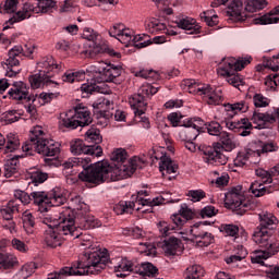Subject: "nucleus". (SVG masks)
Instances as JSON below:
<instances>
[{
    "label": "nucleus",
    "mask_w": 279,
    "mask_h": 279,
    "mask_svg": "<svg viewBox=\"0 0 279 279\" xmlns=\"http://www.w3.org/2000/svg\"><path fill=\"white\" fill-rule=\"evenodd\" d=\"M136 171V166L128 163L109 165L108 161H98L93 165L90 170L81 171L78 179L88 184H104L110 180L117 182L130 178Z\"/></svg>",
    "instance_id": "f257e3e1"
},
{
    "label": "nucleus",
    "mask_w": 279,
    "mask_h": 279,
    "mask_svg": "<svg viewBox=\"0 0 279 279\" xmlns=\"http://www.w3.org/2000/svg\"><path fill=\"white\" fill-rule=\"evenodd\" d=\"M37 151V154H41V156H58L60 154V144L53 140L45 138V131H43V126H35L31 131L29 141L25 142L22 146V151L24 156H32Z\"/></svg>",
    "instance_id": "f03ea898"
},
{
    "label": "nucleus",
    "mask_w": 279,
    "mask_h": 279,
    "mask_svg": "<svg viewBox=\"0 0 279 279\" xmlns=\"http://www.w3.org/2000/svg\"><path fill=\"white\" fill-rule=\"evenodd\" d=\"M39 219L45 226L57 227V230L68 239L80 236V231L75 227V217L71 208H60L58 214H43L39 216Z\"/></svg>",
    "instance_id": "7ed1b4c3"
},
{
    "label": "nucleus",
    "mask_w": 279,
    "mask_h": 279,
    "mask_svg": "<svg viewBox=\"0 0 279 279\" xmlns=\"http://www.w3.org/2000/svg\"><path fill=\"white\" fill-rule=\"evenodd\" d=\"M247 104L245 101L234 102V104H227L225 105V110L222 111L221 116H216L215 119L220 121V123H225L228 130H232L236 132L238 130H244L241 133V136H250V131L252 128V122L247 118H242L239 121H232L239 112H247Z\"/></svg>",
    "instance_id": "20e7f679"
},
{
    "label": "nucleus",
    "mask_w": 279,
    "mask_h": 279,
    "mask_svg": "<svg viewBox=\"0 0 279 279\" xmlns=\"http://www.w3.org/2000/svg\"><path fill=\"white\" fill-rule=\"evenodd\" d=\"M108 257L98 247L87 250L83 255V262L72 265L75 276H89L101 274L106 269Z\"/></svg>",
    "instance_id": "39448f33"
},
{
    "label": "nucleus",
    "mask_w": 279,
    "mask_h": 279,
    "mask_svg": "<svg viewBox=\"0 0 279 279\" xmlns=\"http://www.w3.org/2000/svg\"><path fill=\"white\" fill-rule=\"evenodd\" d=\"M250 62V59H235L234 57L226 58L220 63L218 75L223 77L230 86L239 88V86L245 84V81H243V76L239 74V71H243Z\"/></svg>",
    "instance_id": "423d86ee"
},
{
    "label": "nucleus",
    "mask_w": 279,
    "mask_h": 279,
    "mask_svg": "<svg viewBox=\"0 0 279 279\" xmlns=\"http://www.w3.org/2000/svg\"><path fill=\"white\" fill-rule=\"evenodd\" d=\"M147 195V191H140L137 193L136 201H121L114 207L113 210L116 215H131L134 210H142V213H151V207L160 206V204H165V197L157 196L155 198H142L141 195Z\"/></svg>",
    "instance_id": "0eeeda50"
},
{
    "label": "nucleus",
    "mask_w": 279,
    "mask_h": 279,
    "mask_svg": "<svg viewBox=\"0 0 279 279\" xmlns=\"http://www.w3.org/2000/svg\"><path fill=\"white\" fill-rule=\"evenodd\" d=\"M253 241L264 251H256L251 257L252 263L265 265L267 258L276 256L279 252V241L276 238L267 235V231H258L253 233Z\"/></svg>",
    "instance_id": "6e6552de"
},
{
    "label": "nucleus",
    "mask_w": 279,
    "mask_h": 279,
    "mask_svg": "<svg viewBox=\"0 0 279 279\" xmlns=\"http://www.w3.org/2000/svg\"><path fill=\"white\" fill-rule=\"evenodd\" d=\"M31 197L34 204L39 206V217L41 215H53V211L49 208L51 206H62L66 202V196H64V192L60 187L53 189L50 194L43 191L33 192Z\"/></svg>",
    "instance_id": "1a4fd4ad"
},
{
    "label": "nucleus",
    "mask_w": 279,
    "mask_h": 279,
    "mask_svg": "<svg viewBox=\"0 0 279 279\" xmlns=\"http://www.w3.org/2000/svg\"><path fill=\"white\" fill-rule=\"evenodd\" d=\"M57 8L56 0H36L35 4L26 2L22 9L17 11L10 20L9 24L21 23L25 19H29L32 14H49Z\"/></svg>",
    "instance_id": "9d476101"
},
{
    "label": "nucleus",
    "mask_w": 279,
    "mask_h": 279,
    "mask_svg": "<svg viewBox=\"0 0 279 279\" xmlns=\"http://www.w3.org/2000/svg\"><path fill=\"white\" fill-rule=\"evenodd\" d=\"M183 84L189 93L192 95H202L203 99L209 106H219L223 104V94L221 88H213L210 85L197 83L195 80H185Z\"/></svg>",
    "instance_id": "9b49d317"
},
{
    "label": "nucleus",
    "mask_w": 279,
    "mask_h": 279,
    "mask_svg": "<svg viewBox=\"0 0 279 279\" xmlns=\"http://www.w3.org/2000/svg\"><path fill=\"white\" fill-rule=\"evenodd\" d=\"M89 69L92 73H96L94 76L96 84L114 82V80H117V77H120L122 73L121 66L104 61L92 65Z\"/></svg>",
    "instance_id": "f8f14e48"
},
{
    "label": "nucleus",
    "mask_w": 279,
    "mask_h": 279,
    "mask_svg": "<svg viewBox=\"0 0 279 279\" xmlns=\"http://www.w3.org/2000/svg\"><path fill=\"white\" fill-rule=\"evenodd\" d=\"M148 156L153 162L159 160V171L167 180H173L175 173H178V163L171 160V157L162 154L160 149H151L148 151Z\"/></svg>",
    "instance_id": "ddd939ff"
},
{
    "label": "nucleus",
    "mask_w": 279,
    "mask_h": 279,
    "mask_svg": "<svg viewBox=\"0 0 279 279\" xmlns=\"http://www.w3.org/2000/svg\"><path fill=\"white\" fill-rule=\"evenodd\" d=\"M206 222H196L190 229L191 241L196 243L197 247H208V245L215 242V236L204 230Z\"/></svg>",
    "instance_id": "4468645a"
},
{
    "label": "nucleus",
    "mask_w": 279,
    "mask_h": 279,
    "mask_svg": "<svg viewBox=\"0 0 279 279\" xmlns=\"http://www.w3.org/2000/svg\"><path fill=\"white\" fill-rule=\"evenodd\" d=\"M22 54L23 46H14L9 50V58L2 64L3 69L7 71V77H16V75H19L21 70L16 66L20 64L19 58H21Z\"/></svg>",
    "instance_id": "2eb2a0df"
},
{
    "label": "nucleus",
    "mask_w": 279,
    "mask_h": 279,
    "mask_svg": "<svg viewBox=\"0 0 279 279\" xmlns=\"http://www.w3.org/2000/svg\"><path fill=\"white\" fill-rule=\"evenodd\" d=\"M70 151L73 156H82V154H85V156H96V158H99L101 154H104L101 146L86 145L84 141L80 138L70 142Z\"/></svg>",
    "instance_id": "dca6fc26"
},
{
    "label": "nucleus",
    "mask_w": 279,
    "mask_h": 279,
    "mask_svg": "<svg viewBox=\"0 0 279 279\" xmlns=\"http://www.w3.org/2000/svg\"><path fill=\"white\" fill-rule=\"evenodd\" d=\"M245 195L243 194V186L236 185L229 190L225 195V204L227 208L231 210H241L245 204H243Z\"/></svg>",
    "instance_id": "f3484780"
},
{
    "label": "nucleus",
    "mask_w": 279,
    "mask_h": 279,
    "mask_svg": "<svg viewBox=\"0 0 279 279\" xmlns=\"http://www.w3.org/2000/svg\"><path fill=\"white\" fill-rule=\"evenodd\" d=\"M204 125L205 123L202 118L191 119L187 122V128L179 132V138L183 142L195 141L199 136V132H202V128H204Z\"/></svg>",
    "instance_id": "a211bd4d"
},
{
    "label": "nucleus",
    "mask_w": 279,
    "mask_h": 279,
    "mask_svg": "<svg viewBox=\"0 0 279 279\" xmlns=\"http://www.w3.org/2000/svg\"><path fill=\"white\" fill-rule=\"evenodd\" d=\"M21 210V207L19 206V203L16 201H11L8 203V205L1 209V216L4 219V221H9L8 223H3L2 228L5 230H9L11 234L13 232H16V222H14L12 219H14V214L19 213Z\"/></svg>",
    "instance_id": "6ab92c4d"
},
{
    "label": "nucleus",
    "mask_w": 279,
    "mask_h": 279,
    "mask_svg": "<svg viewBox=\"0 0 279 279\" xmlns=\"http://www.w3.org/2000/svg\"><path fill=\"white\" fill-rule=\"evenodd\" d=\"M66 239V235L61 233V231L58 230V227L54 226H48V229L44 233V241L46 245L52 248L60 247Z\"/></svg>",
    "instance_id": "aec40b11"
},
{
    "label": "nucleus",
    "mask_w": 279,
    "mask_h": 279,
    "mask_svg": "<svg viewBox=\"0 0 279 279\" xmlns=\"http://www.w3.org/2000/svg\"><path fill=\"white\" fill-rule=\"evenodd\" d=\"M9 96L11 99H15V101H23V99H27V101H36V97L29 96L27 84L22 81L12 84V87L9 89Z\"/></svg>",
    "instance_id": "412c9836"
},
{
    "label": "nucleus",
    "mask_w": 279,
    "mask_h": 279,
    "mask_svg": "<svg viewBox=\"0 0 279 279\" xmlns=\"http://www.w3.org/2000/svg\"><path fill=\"white\" fill-rule=\"evenodd\" d=\"M61 66L58 65L56 59L53 57H44L37 63V71L41 73V75H50V78L53 77V73H60Z\"/></svg>",
    "instance_id": "4be33fe9"
},
{
    "label": "nucleus",
    "mask_w": 279,
    "mask_h": 279,
    "mask_svg": "<svg viewBox=\"0 0 279 279\" xmlns=\"http://www.w3.org/2000/svg\"><path fill=\"white\" fill-rule=\"evenodd\" d=\"M204 151L203 160L207 165H226L228 162V157L223 155L217 148L207 147Z\"/></svg>",
    "instance_id": "5701e85b"
},
{
    "label": "nucleus",
    "mask_w": 279,
    "mask_h": 279,
    "mask_svg": "<svg viewBox=\"0 0 279 279\" xmlns=\"http://www.w3.org/2000/svg\"><path fill=\"white\" fill-rule=\"evenodd\" d=\"M259 221L260 227H258L255 232H266L270 239H276V236L271 234V231H269L270 226H276L278 223L276 216H274L271 213L263 211L259 214Z\"/></svg>",
    "instance_id": "b1692460"
},
{
    "label": "nucleus",
    "mask_w": 279,
    "mask_h": 279,
    "mask_svg": "<svg viewBox=\"0 0 279 279\" xmlns=\"http://www.w3.org/2000/svg\"><path fill=\"white\" fill-rule=\"evenodd\" d=\"M63 169H73L74 167H81L82 171H90L93 169V160L90 157H74L68 159L62 165Z\"/></svg>",
    "instance_id": "393cba45"
},
{
    "label": "nucleus",
    "mask_w": 279,
    "mask_h": 279,
    "mask_svg": "<svg viewBox=\"0 0 279 279\" xmlns=\"http://www.w3.org/2000/svg\"><path fill=\"white\" fill-rule=\"evenodd\" d=\"M174 23L179 29H185L189 34H199L202 32V26L192 17H179Z\"/></svg>",
    "instance_id": "a878e982"
},
{
    "label": "nucleus",
    "mask_w": 279,
    "mask_h": 279,
    "mask_svg": "<svg viewBox=\"0 0 279 279\" xmlns=\"http://www.w3.org/2000/svg\"><path fill=\"white\" fill-rule=\"evenodd\" d=\"M72 112H74V117L78 122V128H85V125H90V123H93V119L90 118V111L88 110V107L78 105L75 107L74 110H72Z\"/></svg>",
    "instance_id": "bb28decb"
},
{
    "label": "nucleus",
    "mask_w": 279,
    "mask_h": 279,
    "mask_svg": "<svg viewBox=\"0 0 279 279\" xmlns=\"http://www.w3.org/2000/svg\"><path fill=\"white\" fill-rule=\"evenodd\" d=\"M252 158L256 159V153L254 146L251 148H244L236 154V157L233 159L234 167H245Z\"/></svg>",
    "instance_id": "cd10ccee"
},
{
    "label": "nucleus",
    "mask_w": 279,
    "mask_h": 279,
    "mask_svg": "<svg viewBox=\"0 0 279 279\" xmlns=\"http://www.w3.org/2000/svg\"><path fill=\"white\" fill-rule=\"evenodd\" d=\"M29 84L34 89L43 88V86H51V84L58 86V82L52 81L51 75H45L41 74V72H38L37 74L31 76Z\"/></svg>",
    "instance_id": "c85d7f7f"
},
{
    "label": "nucleus",
    "mask_w": 279,
    "mask_h": 279,
    "mask_svg": "<svg viewBox=\"0 0 279 279\" xmlns=\"http://www.w3.org/2000/svg\"><path fill=\"white\" fill-rule=\"evenodd\" d=\"M255 25H274L279 23V5L275 7L270 12L253 20Z\"/></svg>",
    "instance_id": "c756f323"
},
{
    "label": "nucleus",
    "mask_w": 279,
    "mask_h": 279,
    "mask_svg": "<svg viewBox=\"0 0 279 279\" xmlns=\"http://www.w3.org/2000/svg\"><path fill=\"white\" fill-rule=\"evenodd\" d=\"M162 250L166 256H175L178 252H182V241L171 236L163 241Z\"/></svg>",
    "instance_id": "7c9ffc66"
},
{
    "label": "nucleus",
    "mask_w": 279,
    "mask_h": 279,
    "mask_svg": "<svg viewBox=\"0 0 279 279\" xmlns=\"http://www.w3.org/2000/svg\"><path fill=\"white\" fill-rule=\"evenodd\" d=\"M252 121L257 130H265L268 123H276V118L269 113H254Z\"/></svg>",
    "instance_id": "2f4dec72"
},
{
    "label": "nucleus",
    "mask_w": 279,
    "mask_h": 279,
    "mask_svg": "<svg viewBox=\"0 0 279 279\" xmlns=\"http://www.w3.org/2000/svg\"><path fill=\"white\" fill-rule=\"evenodd\" d=\"M60 125L66 128L68 130H76V128H80V122L77 121V118L75 117L73 110L61 113Z\"/></svg>",
    "instance_id": "473e14b6"
},
{
    "label": "nucleus",
    "mask_w": 279,
    "mask_h": 279,
    "mask_svg": "<svg viewBox=\"0 0 279 279\" xmlns=\"http://www.w3.org/2000/svg\"><path fill=\"white\" fill-rule=\"evenodd\" d=\"M129 104L133 109L134 114H136L137 117L145 114V107L147 106V102H145L143 96L138 94L133 95L129 98Z\"/></svg>",
    "instance_id": "72a5a7b5"
},
{
    "label": "nucleus",
    "mask_w": 279,
    "mask_h": 279,
    "mask_svg": "<svg viewBox=\"0 0 279 279\" xmlns=\"http://www.w3.org/2000/svg\"><path fill=\"white\" fill-rule=\"evenodd\" d=\"M25 153L22 155H15L8 159L4 163V178H12L19 171V158H25Z\"/></svg>",
    "instance_id": "f704fd0d"
},
{
    "label": "nucleus",
    "mask_w": 279,
    "mask_h": 279,
    "mask_svg": "<svg viewBox=\"0 0 279 279\" xmlns=\"http://www.w3.org/2000/svg\"><path fill=\"white\" fill-rule=\"evenodd\" d=\"M4 154H12L21 149V140L16 133H9L5 138Z\"/></svg>",
    "instance_id": "c9c22d12"
},
{
    "label": "nucleus",
    "mask_w": 279,
    "mask_h": 279,
    "mask_svg": "<svg viewBox=\"0 0 279 279\" xmlns=\"http://www.w3.org/2000/svg\"><path fill=\"white\" fill-rule=\"evenodd\" d=\"M253 149L256 156V160H253V162H259L262 154H267L269 151H278V145L274 143H268L265 145H263V143H255L253 144Z\"/></svg>",
    "instance_id": "e433bc0d"
},
{
    "label": "nucleus",
    "mask_w": 279,
    "mask_h": 279,
    "mask_svg": "<svg viewBox=\"0 0 279 279\" xmlns=\"http://www.w3.org/2000/svg\"><path fill=\"white\" fill-rule=\"evenodd\" d=\"M145 29L149 34H160L165 29V23L156 17H147L145 20Z\"/></svg>",
    "instance_id": "4c0bfd02"
},
{
    "label": "nucleus",
    "mask_w": 279,
    "mask_h": 279,
    "mask_svg": "<svg viewBox=\"0 0 279 279\" xmlns=\"http://www.w3.org/2000/svg\"><path fill=\"white\" fill-rule=\"evenodd\" d=\"M62 82H66L68 84H73L75 82H84L86 80V72L84 71H66L62 77Z\"/></svg>",
    "instance_id": "58836bf2"
},
{
    "label": "nucleus",
    "mask_w": 279,
    "mask_h": 279,
    "mask_svg": "<svg viewBox=\"0 0 279 279\" xmlns=\"http://www.w3.org/2000/svg\"><path fill=\"white\" fill-rule=\"evenodd\" d=\"M267 5V0H244V10L245 12H258L265 10Z\"/></svg>",
    "instance_id": "ea45409f"
},
{
    "label": "nucleus",
    "mask_w": 279,
    "mask_h": 279,
    "mask_svg": "<svg viewBox=\"0 0 279 279\" xmlns=\"http://www.w3.org/2000/svg\"><path fill=\"white\" fill-rule=\"evenodd\" d=\"M23 229L26 234H34V226H36V221L34 219V215L29 210H26L22 215Z\"/></svg>",
    "instance_id": "a19ab883"
},
{
    "label": "nucleus",
    "mask_w": 279,
    "mask_h": 279,
    "mask_svg": "<svg viewBox=\"0 0 279 279\" xmlns=\"http://www.w3.org/2000/svg\"><path fill=\"white\" fill-rule=\"evenodd\" d=\"M205 270L199 265H192L186 268L184 279H202L204 278Z\"/></svg>",
    "instance_id": "79ce46f5"
},
{
    "label": "nucleus",
    "mask_w": 279,
    "mask_h": 279,
    "mask_svg": "<svg viewBox=\"0 0 279 279\" xmlns=\"http://www.w3.org/2000/svg\"><path fill=\"white\" fill-rule=\"evenodd\" d=\"M85 141L87 143H95V146L99 147V143L104 141V137L101 136V132L97 128H90L86 133H85Z\"/></svg>",
    "instance_id": "37998d69"
},
{
    "label": "nucleus",
    "mask_w": 279,
    "mask_h": 279,
    "mask_svg": "<svg viewBox=\"0 0 279 279\" xmlns=\"http://www.w3.org/2000/svg\"><path fill=\"white\" fill-rule=\"evenodd\" d=\"M112 162H117L118 165H134V163H125L128 160V151L124 148H116L110 155Z\"/></svg>",
    "instance_id": "c03bdc74"
},
{
    "label": "nucleus",
    "mask_w": 279,
    "mask_h": 279,
    "mask_svg": "<svg viewBox=\"0 0 279 279\" xmlns=\"http://www.w3.org/2000/svg\"><path fill=\"white\" fill-rule=\"evenodd\" d=\"M201 19L208 25V27H215L219 24V16L215 14V10H207L201 13Z\"/></svg>",
    "instance_id": "a18cd8bd"
},
{
    "label": "nucleus",
    "mask_w": 279,
    "mask_h": 279,
    "mask_svg": "<svg viewBox=\"0 0 279 279\" xmlns=\"http://www.w3.org/2000/svg\"><path fill=\"white\" fill-rule=\"evenodd\" d=\"M201 19L208 25V27H215L219 24V16L215 14V10H207L201 13Z\"/></svg>",
    "instance_id": "49530a36"
},
{
    "label": "nucleus",
    "mask_w": 279,
    "mask_h": 279,
    "mask_svg": "<svg viewBox=\"0 0 279 279\" xmlns=\"http://www.w3.org/2000/svg\"><path fill=\"white\" fill-rule=\"evenodd\" d=\"M36 271V263L31 262L22 266V268L16 274V279H28Z\"/></svg>",
    "instance_id": "de8ad7c7"
},
{
    "label": "nucleus",
    "mask_w": 279,
    "mask_h": 279,
    "mask_svg": "<svg viewBox=\"0 0 279 279\" xmlns=\"http://www.w3.org/2000/svg\"><path fill=\"white\" fill-rule=\"evenodd\" d=\"M116 271H133V274L138 272V266L134 265L128 258L121 259V262L114 267Z\"/></svg>",
    "instance_id": "09e8293b"
},
{
    "label": "nucleus",
    "mask_w": 279,
    "mask_h": 279,
    "mask_svg": "<svg viewBox=\"0 0 279 279\" xmlns=\"http://www.w3.org/2000/svg\"><path fill=\"white\" fill-rule=\"evenodd\" d=\"M16 263H19L16 256L0 253V269H10V267H14Z\"/></svg>",
    "instance_id": "8fccbe9b"
},
{
    "label": "nucleus",
    "mask_w": 279,
    "mask_h": 279,
    "mask_svg": "<svg viewBox=\"0 0 279 279\" xmlns=\"http://www.w3.org/2000/svg\"><path fill=\"white\" fill-rule=\"evenodd\" d=\"M265 183H260L259 181H255L251 184L250 191L255 197H263V195H267L269 193V187L264 185Z\"/></svg>",
    "instance_id": "3c124183"
},
{
    "label": "nucleus",
    "mask_w": 279,
    "mask_h": 279,
    "mask_svg": "<svg viewBox=\"0 0 279 279\" xmlns=\"http://www.w3.org/2000/svg\"><path fill=\"white\" fill-rule=\"evenodd\" d=\"M69 276H75V270L72 267H63L59 271L52 272L48 275V279H64L69 278Z\"/></svg>",
    "instance_id": "603ef678"
},
{
    "label": "nucleus",
    "mask_w": 279,
    "mask_h": 279,
    "mask_svg": "<svg viewBox=\"0 0 279 279\" xmlns=\"http://www.w3.org/2000/svg\"><path fill=\"white\" fill-rule=\"evenodd\" d=\"M19 119H21V116L19 114V112L14 110L5 111L0 117V121L3 125H10V123H16Z\"/></svg>",
    "instance_id": "864d4df0"
},
{
    "label": "nucleus",
    "mask_w": 279,
    "mask_h": 279,
    "mask_svg": "<svg viewBox=\"0 0 279 279\" xmlns=\"http://www.w3.org/2000/svg\"><path fill=\"white\" fill-rule=\"evenodd\" d=\"M28 173L31 175L33 184H43V182H45L49 178V174L38 169H31Z\"/></svg>",
    "instance_id": "5fc2aeb1"
},
{
    "label": "nucleus",
    "mask_w": 279,
    "mask_h": 279,
    "mask_svg": "<svg viewBox=\"0 0 279 279\" xmlns=\"http://www.w3.org/2000/svg\"><path fill=\"white\" fill-rule=\"evenodd\" d=\"M19 3H21V0H5L3 7H0V13L12 14L16 12V9L19 8Z\"/></svg>",
    "instance_id": "6e6d98bb"
},
{
    "label": "nucleus",
    "mask_w": 279,
    "mask_h": 279,
    "mask_svg": "<svg viewBox=\"0 0 279 279\" xmlns=\"http://www.w3.org/2000/svg\"><path fill=\"white\" fill-rule=\"evenodd\" d=\"M137 274H140V276H156L158 268L151 263H145L142 264L141 267H137Z\"/></svg>",
    "instance_id": "4d7b16f0"
},
{
    "label": "nucleus",
    "mask_w": 279,
    "mask_h": 279,
    "mask_svg": "<svg viewBox=\"0 0 279 279\" xmlns=\"http://www.w3.org/2000/svg\"><path fill=\"white\" fill-rule=\"evenodd\" d=\"M238 250H241V252L226 258L227 265H232V263H241V260L247 256V250H245L243 245H238Z\"/></svg>",
    "instance_id": "13d9d810"
},
{
    "label": "nucleus",
    "mask_w": 279,
    "mask_h": 279,
    "mask_svg": "<svg viewBox=\"0 0 279 279\" xmlns=\"http://www.w3.org/2000/svg\"><path fill=\"white\" fill-rule=\"evenodd\" d=\"M244 0H233L229 5L231 16H241L243 12Z\"/></svg>",
    "instance_id": "bf43d9fd"
},
{
    "label": "nucleus",
    "mask_w": 279,
    "mask_h": 279,
    "mask_svg": "<svg viewBox=\"0 0 279 279\" xmlns=\"http://www.w3.org/2000/svg\"><path fill=\"white\" fill-rule=\"evenodd\" d=\"M133 38H134V32L132 31V28H128L124 26L118 40L119 43H122V45H125L128 47V45L132 43Z\"/></svg>",
    "instance_id": "052dcab7"
},
{
    "label": "nucleus",
    "mask_w": 279,
    "mask_h": 279,
    "mask_svg": "<svg viewBox=\"0 0 279 279\" xmlns=\"http://www.w3.org/2000/svg\"><path fill=\"white\" fill-rule=\"evenodd\" d=\"M95 51L97 53H107L111 58H121V52L116 51L106 44L96 46Z\"/></svg>",
    "instance_id": "680f3d73"
},
{
    "label": "nucleus",
    "mask_w": 279,
    "mask_h": 279,
    "mask_svg": "<svg viewBox=\"0 0 279 279\" xmlns=\"http://www.w3.org/2000/svg\"><path fill=\"white\" fill-rule=\"evenodd\" d=\"M158 93V87H155L151 84H144L138 89V95L145 99V97H150L151 95H156Z\"/></svg>",
    "instance_id": "e2e57ef3"
},
{
    "label": "nucleus",
    "mask_w": 279,
    "mask_h": 279,
    "mask_svg": "<svg viewBox=\"0 0 279 279\" xmlns=\"http://www.w3.org/2000/svg\"><path fill=\"white\" fill-rule=\"evenodd\" d=\"M74 239H78L80 245L84 247V250L88 251L93 247V236L90 234L80 233L78 231V236Z\"/></svg>",
    "instance_id": "0e129e2a"
},
{
    "label": "nucleus",
    "mask_w": 279,
    "mask_h": 279,
    "mask_svg": "<svg viewBox=\"0 0 279 279\" xmlns=\"http://www.w3.org/2000/svg\"><path fill=\"white\" fill-rule=\"evenodd\" d=\"M86 204L82 201L81 196H74L70 199V207H61V208H70V210L73 213V210H84Z\"/></svg>",
    "instance_id": "69168bd1"
},
{
    "label": "nucleus",
    "mask_w": 279,
    "mask_h": 279,
    "mask_svg": "<svg viewBox=\"0 0 279 279\" xmlns=\"http://www.w3.org/2000/svg\"><path fill=\"white\" fill-rule=\"evenodd\" d=\"M157 228L162 236H169V234L175 230V226L170 225L167 221H159Z\"/></svg>",
    "instance_id": "338daca9"
},
{
    "label": "nucleus",
    "mask_w": 279,
    "mask_h": 279,
    "mask_svg": "<svg viewBox=\"0 0 279 279\" xmlns=\"http://www.w3.org/2000/svg\"><path fill=\"white\" fill-rule=\"evenodd\" d=\"M205 125H206L207 132H208V134H210V136H218L220 134V132L223 130V128H221V124L217 121H211Z\"/></svg>",
    "instance_id": "774afa93"
}]
</instances>
